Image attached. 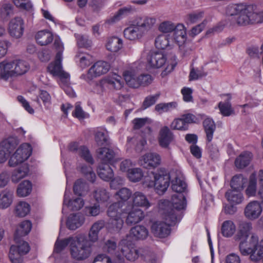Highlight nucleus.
<instances>
[{
	"label": "nucleus",
	"instance_id": "72a5a7b5",
	"mask_svg": "<svg viewBox=\"0 0 263 263\" xmlns=\"http://www.w3.org/2000/svg\"><path fill=\"white\" fill-rule=\"evenodd\" d=\"M203 125L206 133V140L210 142L213 138V134L216 129V125L212 119L207 118L203 122Z\"/></svg>",
	"mask_w": 263,
	"mask_h": 263
},
{
	"label": "nucleus",
	"instance_id": "5fc2aeb1",
	"mask_svg": "<svg viewBox=\"0 0 263 263\" xmlns=\"http://www.w3.org/2000/svg\"><path fill=\"white\" fill-rule=\"evenodd\" d=\"M88 190L87 184L82 179L77 180L73 185V192L79 196H83Z\"/></svg>",
	"mask_w": 263,
	"mask_h": 263
},
{
	"label": "nucleus",
	"instance_id": "20e7f679",
	"mask_svg": "<svg viewBox=\"0 0 263 263\" xmlns=\"http://www.w3.org/2000/svg\"><path fill=\"white\" fill-rule=\"evenodd\" d=\"M91 253V247L84 236L74 238L70 245L71 257L77 260H83L87 258Z\"/></svg>",
	"mask_w": 263,
	"mask_h": 263
},
{
	"label": "nucleus",
	"instance_id": "f704fd0d",
	"mask_svg": "<svg viewBox=\"0 0 263 263\" xmlns=\"http://www.w3.org/2000/svg\"><path fill=\"white\" fill-rule=\"evenodd\" d=\"M93 196L97 202L102 203L108 201L110 198V194L106 189L99 187L93 191Z\"/></svg>",
	"mask_w": 263,
	"mask_h": 263
},
{
	"label": "nucleus",
	"instance_id": "c756f323",
	"mask_svg": "<svg viewBox=\"0 0 263 263\" xmlns=\"http://www.w3.org/2000/svg\"><path fill=\"white\" fill-rule=\"evenodd\" d=\"M97 156L99 159L103 162L102 163L110 162L114 158L115 153L107 147L99 148L97 151Z\"/></svg>",
	"mask_w": 263,
	"mask_h": 263
},
{
	"label": "nucleus",
	"instance_id": "1a4fd4ad",
	"mask_svg": "<svg viewBox=\"0 0 263 263\" xmlns=\"http://www.w3.org/2000/svg\"><path fill=\"white\" fill-rule=\"evenodd\" d=\"M121 248L118 247L116 241L112 239L107 240L103 247L104 251L109 255L107 256L114 263H124L125 259L121 253Z\"/></svg>",
	"mask_w": 263,
	"mask_h": 263
},
{
	"label": "nucleus",
	"instance_id": "79ce46f5",
	"mask_svg": "<svg viewBox=\"0 0 263 263\" xmlns=\"http://www.w3.org/2000/svg\"><path fill=\"white\" fill-rule=\"evenodd\" d=\"M29 173V167L27 164H24L17 169L14 170L12 174V181L18 182L21 179L25 177Z\"/></svg>",
	"mask_w": 263,
	"mask_h": 263
},
{
	"label": "nucleus",
	"instance_id": "6ab92c4d",
	"mask_svg": "<svg viewBox=\"0 0 263 263\" xmlns=\"http://www.w3.org/2000/svg\"><path fill=\"white\" fill-rule=\"evenodd\" d=\"M124 29L123 35L125 38L129 41H137L144 35L136 22Z\"/></svg>",
	"mask_w": 263,
	"mask_h": 263
},
{
	"label": "nucleus",
	"instance_id": "2f4dec72",
	"mask_svg": "<svg viewBox=\"0 0 263 263\" xmlns=\"http://www.w3.org/2000/svg\"><path fill=\"white\" fill-rule=\"evenodd\" d=\"M53 39L51 32L44 30L37 32L35 35L36 42L41 46H45L50 43Z\"/></svg>",
	"mask_w": 263,
	"mask_h": 263
},
{
	"label": "nucleus",
	"instance_id": "338daca9",
	"mask_svg": "<svg viewBox=\"0 0 263 263\" xmlns=\"http://www.w3.org/2000/svg\"><path fill=\"white\" fill-rule=\"evenodd\" d=\"M171 128L174 130H186L188 129V125L181 117L173 120L171 124Z\"/></svg>",
	"mask_w": 263,
	"mask_h": 263
},
{
	"label": "nucleus",
	"instance_id": "412c9836",
	"mask_svg": "<svg viewBox=\"0 0 263 263\" xmlns=\"http://www.w3.org/2000/svg\"><path fill=\"white\" fill-rule=\"evenodd\" d=\"M135 22L144 35L154 26L156 23V18L154 17L145 16L138 18Z\"/></svg>",
	"mask_w": 263,
	"mask_h": 263
},
{
	"label": "nucleus",
	"instance_id": "13d9d810",
	"mask_svg": "<svg viewBox=\"0 0 263 263\" xmlns=\"http://www.w3.org/2000/svg\"><path fill=\"white\" fill-rule=\"evenodd\" d=\"M143 177V173L140 168H133L129 170L127 177L132 182L139 181Z\"/></svg>",
	"mask_w": 263,
	"mask_h": 263
},
{
	"label": "nucleus",
	"instance_id": "37998d69",
	"mask_svg": "<svg viewBox=\"0 0 263 263\" xmlns=\"http://www.w3.org/2000/svg\"><path fill=\"white\" fill-rule=\"evenodd\" d=\"M123 46V41L118 37H112L108 40L106 49L111 52H116L120 50Z\"/></svg>",
	"mask_w": 263,
	"mask_h": 263
},
{
	"label": "nucleus",
	"instance_id": "f3484780",
	"mask_svg": "<svg viewBox=\"0 0 263 263\" xmlns=\"http://www.w3.org/2000/svg\"><path fill=\"white\" fill-rule=\"evenodd\" d=\"M68 149L70 151L76 152L81 157H82L86 162L93 164V159L88 149L85 146H78L77 142H72L69 144Z\"/></svg>",
	"mask_w": 263,
	"mask_h": 263
},
{
	"label": "nucleus",
	"instance_id": "4468645a",
	"mask_svg": "<svg viewBox=\"0 0 263 263\" xmlns=\"http://www.w3.org/2000/svg\"><path fill=\"white\" fill-rule=\"evenodd\" d=\"M167 223L162 221H156L151 226V231L153 235L157 237L165 238L171 233V229Z\"/></svg>",
	"mask_w": 263,
	"mask_h": 263
},
{
	"label": "nucleus",
	"instance_id": "a878e982",
	"mask_svg": "<svg viewBox=\"0 0 263 263\" xmlns=\"http://www.w3.org/2000/svg\"><path fill=\"white\" fill-rule=\"evenodd\" d=\"M85 218L80 213L73 214L68 217L66 224L70 230H75L80 227L84 222Z\"/></svg>",
	"mask_w": 263,
	"mask_h": 263
},
{
	"label": "nucleus",
	"instance_id": "4be33fe9",
	"mask_svg": "<svg viewBox=\"0 0 263 263\" xmlns=\"http://www.w3.org/2000/svg\"><path fill=\"white\" fill-rule=\"evenodd\" d=\"M127 213H128V216L126 220V222L128 225H132L140 222L144 217L143 212L141 209L132 208L127 212L123 214V220L124 215Z\"/></svg>",
	"mask_w": 263,
	"mask_h": 263
},
{
	"label": "nucleus",
	"instance_id": "de8ad7c7",
	"mask_svg": "<svg viewBox=\"0 0 263 263\" xmlns=\"http://www.w3.org/2000/svg\"><path fill=\"white\" fill-rule=\"evenodd\" d=\"M13 14V6L10 3H4L0 8V17L4 21L8 20Z\"/></svg>",
	"mask_w": 263,
	"mask_h": 263
},
{
	"label": "nucleus",
	"instance_id": "0e129e2a",
	"mask_svg": "<svg viewBox=\"0 0 263 263\" xmlns=\"http://www.w3.org/2000/svg\"><path fill=\"white\" fill-rule=\"evenodd\" d=\"M81 172L85 176L87 179L91 182L95 181L96 176L90 166L83 165L81 167Z\"/></svg>",
	"mask_w": 263,
	"mask_h": 263
},
{
	"label": "nucleus",
	"instance_id": "4d7b16f0",
	"mask_svg": "<svg viewBox=\"0 0 263 263\" xmlns=\"http://www.w3.org/2000/svg\"><path fill=\"white\" fill-rule=\"evenodd\" d=\"M218 108L221 114L223 116L228 117L235 114L234 110L229 102H220L218 103Z\"/></svg>",
	"mask_w": 263,
	"mask_h": 263
},
{
	"label": "nucleus",
	"instance_id": "bf43d9fd",
	"mask_svg": "<svg viewBox=\"0 0 263 263\" xmlns=\"http://www.w3.org/2000/svg\"><path fill=\"white\" fill-rule=\"evenodd\" d=\"M169 36L165 34H161L158 36L155 40V46L160 49H164L169 47Z\"/></svg>",
	"mask_w": 263,
	"mask_h": 263
},
{
	"label": "nucleus",
	"instance_id": "c03bdc74",
	"mask_svg": "<svg viewBox=\"0 0 263 263\" xmlns=\"http://www.w3.org/2000/svg\"><path fill=\"white\" fill-rule=\"evenodd\" d=\"M13 201V193L8 191H3L0 194V208L4 209L8 208Z\"/></svg>",
	"mask_w": 263,
	"mask_h": 263
},
{
	"label": "nucleus",
	"instance_id": "5701e85b",
	"mask_svg": "<svg viewBox=\"0 0 263 263\" xmlns=\"http://www.w3.org/2000/svg\"><path fill=\"white\" fill-rule=\"evenodd\" d=\"M174 140V135L167 126L163 127L159 132V143L163 148H167Z\"/></svg>",
	"mask_w": 263,
	"mask_h": 263
},
{
	"label": "nucleus",
	"instance_id": "e433bc0d",
	"mask_svg": "<svg viewBox=\"0 0 263 263\" xmlns=\"http://www.w3.org/2000/svg\"><path fill=\"white\" fill-rule=\"evenodd\" d=\"M252 229L250 222L243 221L240 223L239 230L236 235V240H243L248 238Z\"/></svg>",
	"mask_w": 263,
	"mask_h": 263
},
{
	"label": "nucleus",
	"instance_id": "58836bf2",
	"mask_svg": "<svg viewBox=\"0 0 263 263\" xmlns=\"http://www.w3.org/2000/svg\"><path fill=\"white\" fill-rule=\"evenodd\" d=\"M95 139L98 146H105L109 144V137L106 130L102 128L96 130Z\"/></svg>",
	"mask_w": 263,
	"mask_h": 263
},
{
	"label": "nucleus",
	"instance_id": "c85d7f7f",
	"mask_svg": "<svg viewBox=\"0 0 263 263\" xmlns=\"http://www.w3.org/2000/svg\"><path fill=\"white\" fill-rule=\"evenodd\" d=\"M147 228L141 225H137L130 229V234L136 240H144L148 235Z\"/></svg>",
	"mask_w": 263,
	"mask_h": 263
},
{
	"label": "nucleus",
	"instance_id": "774afa93",
	"mask_svg": "<svg viewBox=\"0 0 263 263\" xmlns=\"http://www.w3.org/2000/svg\"><path fill=\"white\" fill-rule=\"evenodd\" d=\"M76 38L79 47L88 48L91 46L92 42L88 39V36L83 35H77Z\"/></svg>",
	"mask_w": 263,
	"mask_h": 263
},
{
	"label": "nucleus",
	"instance_id": "8fccbe9b",
	"mask_svg": "<svg viewBox=\"0 0 263 263\" xmlns=\"http://www.w3.org/2000/svg\"><path fill=\"white\" fill-rule=\"evenodd\" d=\"M236 228L233 221L227 220L223 222L221 227V233L223 236L231 237L235 232Z\"/></svg>",
	"mask_w": 263,
	"mask_h": 263
},
{
	"label": "nucleus",
	"instance_id": "3c124183",
	"mask_svg": "<svg viewBox=\"0 0 263 263\" xmlns=\"http://www.w3.org/2000/svg\"><path fill=\"white\" fill-rule=\"evenodd\" d=\"M0 144L8 153H10L18 144V140L16 137H10L2 141Z\"/></svg>",
	"mask_w": 263,
	"mask_h": 263
},
{
	"label": "nucleus",
	"instance_id": "603ef678",
	"mask_svg": "<svg viewBox=\"0 0 263 263\" xmlns=\"http://www.w3.org/2000/svg\"><path fill=\"white\" fill-rule=\"evenodd\" d=\"M139 250L143 251L139 254V257L148 263H156V256L148 248H141Z\"/></svg>",
	"mask_w": 263,
	"mask_h": 263
},
{
	"label": "nucleus",
	"instance_id": "a211bd4d",
	"mask_svg": "<svg viewBox=\"0 0 263 263\" xmlns=\"http://www.w3.org/2000/svg\"><path fill=\"white\" fill-rule=\"evenodd\" d=\"M262 208L259 202H250L246 207L245 214L248 219L253 220L257 218L261 214Z\"/></svg>",
	"mask_w": 263,
	"mask_h": 263
},
{
	"label": "nucleus",
	"instance_id": "ddd939ff",
	"mask_svg": "<svg viewBox=\"0 0 263 263\" xmlns=\"http://www.w3.org/2000/svg\"><path fill=\"white\" fill-rule=\"evenodd\" d=\"M138 72V69L135 64L130 66L123 72L124 79L129 87L133 88H138L139 87Z\"/></svg>",
	"mask_w": 263,
	"mask_h": 263
},
{
	"label": "nucleus",
	"instance_id": "a18cd8bd",
	"mask_svg": "<svg viewBox=\"0 0 263 263\" xmlns=\"http://www.w3.org/2000/svg\"><path fill=\"white\" fill-rule=\"evenodd\" d=\"M240 191L236 190L228 191L226 193V197L228 200L233 204L240 203L243 200V196Z\"/></svg>",
	"mask_w": 263,
	"mask_h": 263
},
{
	"label": "nucleus",
	"instance_id": "393cba45",
	"mask_svg": "<svg viewBox=\"0 0 263 263\" xmlns=\"http://www.w3.org/2000/svg\"><path fill=\"white\" fill-rule=\"evenodd\" d=\"M84 204V201L81 197H77L72 200L70 199L69 196L67 195V190H66L63 201V206H67L72 211H78L83 206Z\"/></svg>",
	"mask_w": 263,
	"mask_h": 263
},
{
	"label": "nucleus",
	"instance_id": "4c0bfd02",
	"mask_svg": "<svg viewBox=\"0 0 263 263\" xmlns=\"http://www.w3.org/2000/svg\"><path fill=\"white\" fill-rule=\"evenodd\" d=\"M32 228V224L29 220L22 221L17 227L15 235L14 240H17V238H20L27 235L30 231Z\"/></svg>",
	"mask_w": 263,
	"mask_h": 263
},
{
	"label": "nucleus",
	"instance_id": "e2e57ef3",
	"mask_svg": "<svg viewBox=\"0 0 263 263\" xmlns=\"http://www.w3.org/2000/svg\"><path fill=\"white\" fill-rule=\"evenodd\" d=\"M245 183L241 175H236L233 177L231 181V186L233 190H241Z\"/></svg>",
	"mask_w": 263,
	"mask_h": 263
},
{
	"label": "nucleus",
	"instance_id": "052dcab7",
	"mask_svg": "<svg viewBox=\"0 0 263 263\" xmlns=\"http://www.w3.org/2000/svg\"><path fill=\"white\" fill-rule=\"evenodd\" d=\"M203 17V12L195 11L187 14L185 16V22L187 24H192L197 23Z\"/></svg>",
	"mask_w": 263,
	"mask_h": 263
},
{
	"label": "nucleus",
	"instance_id": "6e6d98bb",
	"mask_svg": "<svg viewBox=\"0 0 263 263\" xmlns=\"http://www.w3.org/2000/svg\"><path fill=\"white\" fill-rule=\"evenodd\" d=\"M177 106V104L176 102H172L158 104L155 106V110L159 114H162L165 112L170 111L176 108Z\"/></svg>",
	"mask_w": 263,
	"mask_h": 263
},
{
	"label": "nucleus",
	"instance_id": "9b49d317",
	"mask_svg": "<svg viewBox=\"0 0 263 263\" xmlns=\"http://www.w3.org/2000/svg\"><path fill=\"white\" fill-rule=\"evenodd\" d=\"M171 187L176 193L182 194L187 189V185L184 181L183 174L179 171L173 170L171 172Z\"/></svg>",
	"mask_w": 263,
	"mask_h": 263
},
{
	"label": "nucleus",
	"instance_id": "2eb2a0df",
	"mask_svg": "<svg viewBox=\"0 0 263 263\" xmlns=\"http://www.w3.org/2000/svg\"><path fill=\"white\" fill-rule=\"evenodd\" d=\"M24 22L22 18L16 17L12 19L9 24L8 31L11 36L16 38L22 36L24 31Z\"/></svg>",
	"mask_w": 263,
	"mask_h": 263
},
{
	"label": "nucleus",
	"instance_id": "bb28decb",
	"mask_svg": "<svg viewBox=\"0 0 263 263\" xmlns=\"http://www.w3.org/2000/svg\"><path fill=\"white\" fill-rule=\"evenodd\" d=\"M98 174L102 180L106 181H110L114 177L113 170L106 163H101L99 165Z\"/></svg>",
	"mask_w": 263,
	"mask_h": 263
},
{
	"label": "nucleus",
	"instance_id": "b1692460",
	"mask_svg": "<svg viewBox=\"0 0 263 263\" xmlns=\"http://www.w3.org/2000/svg\"><path fill=\"white\" fill-rule=\"evenodd\" d=\"M143 251L139 250L131 246H124L121 248V253L124 258L130 261H134L139 257V254Z\"/></svg>",
	"mask_w": 263,
	"mask_h": 263
},
{
	"label": "nucleus",
	"instance_id": "cd10ccee",
	"mask_svg": "<svg viewBox=\"0 0 263 263\" xmlns=\"http://www.w3.org/2000/svg\"><path fill=\"white\" fill-rule=\"evenodd\" d=\"M105 221L103 220H100L95 222L91 227L89 233V240L95 242L98 239V235L99 232L104 227Z\"/></svg>",
	"mask_w": 263,
	"mask_h": 263
},
{
	"label": "nucleus",
	"instance_id": "864d4df0",
	"mask_svg": "<svg viewBox=\"0 0 263 263\" xmlns=\"http://www.w3.org/2000/svg\"><path fill=\"white\" fill-rule=\"evenodd\" d=\"M30 210V207L29 204L24 201L19 202L15 209V214L19 217H25L29 213Z\"/></svg>",
	"mask_w": 263,
	"mask_h": 263
},
{
	"label": "nucleus",
	"instance_id": "0eeeda50",
	"mask_svg": "<svg viewBox=\"0 0 263 263\" xmlns=\"http://www.w3.org/2000/svg\"><path fill=\"white\" fill-rule=\"evenodd\" d=\"M16 245L11 246L9 257L12 263H23L22 256L27 254L30 248L28 243L17 238L15 240Z\"/></svg>",
	"mask_w": 263,
	"mask_h": 263
},
{
	"label": "nucleus",
	"instance_id": "c9c22d12",
	"mask_svg": "<svg viewBox=\"0 0 263 263\" xmlns=\"http://www.w3.org/2000/svg\"><path fill=\"white\" fill-rule=\"evenodd\" d=\"M252 154L249 152H243L236 159L235 164L239 168H243L248 165L252 160Z\"/></svg>",
	"mask_w": 263,
	"mask_h": 263
},
{
	"label": "nucleus",
	"instance_id": "7c9ffc66",
	"mask_svg": "<svg viewBox=\"0 0 263 263\" xmlns=\"http://www.w3.org/2000/svg\"><path fill=\"white\" fill-rule=\"evenodd\" d=\"M133 9V8L130 6L123 7L120 9L114 16L107 19L106 23L109 25L114 24L119 21L123 16L131 13Z\"/></svg>",
	"mask_w": 263,
	"mask_h": 263
},
{
	"label": "nucleus",
	"instance_id": "7ed1b4c3",
	"mask_svg": "<svg viewBox=\"0 0 263 263\" xmlns=\"http://www.w3.org/2000/svg\"><path fill=\"white\" fill-rule=\"evenodd\" d=\"M29 67L28 63L23 60L3 61L0 63V80L6 81L10 78L24 74Z\"/></svg>",
	"mask_w": 263,
	"mask_h": 263
},
{
	"label": "nucleus",
	"instance_id": "f257e3e1",
	"mask_svg": "<svg viewBox=\"0 0 263 263\" xmlns=\"http://www.w3.org/2000/svg\"><path fill=\"white\" fill-rule=\"evenodd\" d=\"M226 14L231 17L229 21L220 22L214 28L216 32L221 31L226 26H233L237 25L240 26L263 22V10L257 11L256 6L244 3L232 4L226 9Z\"/></svg>",
	"mask_w": 263,
	"mask_h": 263
},
{
	"label": "nucleus",
	"instance_id": "ea45409f",
	"mask_svg": "<svg viewBox=\"0 0 263 263\" xmlns=\"http://www.w3.org/2000/svg\"><path fill=\"white\" fill-rule=\"evenodd\" d=\"M105 81L110 88L117 90L120 89L124 84L122 78L116 74L108 77L105 79Z\"/></svg>",
	"mask_w": 263,
	"mask_h": 263
},
{
	"label": "nucleus",
	"instance_id": "f8f14e48",
	"mask_svg": "<svg viewBox=\"0 0 263 263\" xmlns=\"http://www.w3.org/2000/svg\"><path fill=\"white\" fill-rule=\"evenodd\" d=\"M62 60L61 52H57L55 61L49 64L48 69L53 76H58L61 79L67 80L69 79V74L63 70L61 64Z\"/></svg>",
	"mask_w": 263,
	"mask_h": 263
},
{
	"label": "nucleus",
	"instance_id": "09e8293b",
	"mask_svg": "<svg viewBox=\"0 0 263 263\" xmlns=\"http://www.w3.org/2000/svg\"><path fill=\"white\" fill-rule=\"evenodd\" d=\"M76 58L79 60L80 66L82 68H85L89 66L93 61L92 57L87 53H78Z\"/></svg>",
	"mask_w": 263,
	"mask_h": 263
},
{
	"label": "nucleus",
	"instance_id": "49530a36",
	"mask_svg": "<svg viewBox=\"0 0 263 263\" xmlns=\"http://www.w3.org/2000/svg\"><path fill=\"white\" fill-rule=\"evenodd\" d=\"M31 191V183L28 180H25L19 184L17 194L20 197H26L30 194Z\"/></svg>",
	"mask_w": 263,
	"mask_h": 263
},
{
	"label": "nucleus",
	"instance_id": "f03ea898",
	"mask_svg": "<svg viewBox=\"0 0 263 263\" xmlns=\"http://www.w3.org/2000/svg\"><path fill=\"white\" fill-rule=\"evenodd\" d=\"M133 204L127 205V203L122 201L111 204L107 210L109 217L108 228L115 232H119L123 227L124 220L122 215L127 212L132 208L143 207L148 209L151 205L146 196L140 192H136L132 195Z\"/></svg>",
	"mask_w": 263,
	"mask_h": 263
},
{
	"label": "nucleus",
	"instance_id": "473e14b6",
	"mask_svg": "<svg viewBox=\"0 0 263 263\" xmlns=\"http://www.w3.org/2000/svg\"><path fill=\"white\" fill-rule=\"evenodd\" d=\"M172 208L176 210L183 209L185 208L186 202L184 195L183 194L176 193L172 197Z\"/></svg>",
	"mask_w": 263,
	"mask_h": 263
},
{
	"label": "nucleus",
	"instance_id": "680f3d73",
	"mask_svg": "<svg viewBox=\"0 0 263 263\" xmlns=\"http://www.w3.org/2000/svg\"><path fill=\"white\" fill-rule=\"evenodd\" d=\"M256 179L254 174H251L250 177L248 186L246 191L248 196H253L256 192Z\"/></svg>",
	"mask_w": 263,
	"mask_h": 263
},
{
	"label": "nucleus",
	"instance_id": "69168bd1",
	"mask_svg": "<svg viewBox=\"0 0 263 263\" xmlns=\"http://www.w3.org/2000/svg\"><path fill=\"white\" fill-rule=\"evenodd\" d=\"M74 241L73 237H69L65 239L57 241L54 245V251L57 253H60L68 245H71V243Z\"/></svg>",
	"mask_w": 263,
	"mask_h": 263
},
{
	"label": "nucleus",
	"instance_id": "39448f33",
	"mask_svg": "<svg viewBox=\"0 0 263 263\" xmlns=\"http://www.w3.org/2000/svg\"><path fill=\"white\" fill-rule=\"evenodd\" d=\"M154 181L148 182V177H145V183L148 187L154 186L159 194H163L167 189L171 181V173L168 174L164 170H160L156 173H153Z\"/></svg>",
	"mask_w": 263,
	"mask_h": 263
},
{
	"label": "nucleus",
	"instance_id": "dca6fc26",
	"mask_svg": "<svg viewBox=\"0 0 263 263\" xmlns=\"http://www.w3.org/2000/svg\"><path fill=\"white\" fill-rule=\"evenodd\" d=\"M141 164L146 168H154L161 162V157L157 153H147L143 155L140 160Z\"/></svg>",
	"mask_w": 263,
	"mask_h": 263
},
{
	"label": "nucleus",
	"instance_id": "9d476101",
	"mask_svg": "<svg viewBox=\"0 0 263 263\" xmlns=\"http://www.w3.org/2000/svg\"><path fill=\"white\" fill-rule=\"evenodd\" d=\"M110 67L108 63L103 61H98L90 68L86 74H82L81 78L87 81H90L95 78L107 73Z\"/></svg>",
	"mask_w": 263,
	"mask_h": 263
},
{
	"label": "nucleus",
	"instance_id": "aec40b11",
	"mask_svg": "<svg viewBox=\"0 0 263 263\" xmlns=\"http://www.w3.org/2000/svg\"><path fill=\"white\" fill-rule=\"evenodd\" d=\"M151 67L155 68L162 67L166 62V55L161 52H153L148 58Z\"/></svg>",
	"mask_w": 263,
	"mask_h": 263
},
{
	"label": "nucleus",
	"instance_id": "423d86ee",
	"mask_svg": "<svg viewBox=\"0 0 263 263\" xmlns=\"http://www.w3.org/2000/svg\"><path fill=\"white\" fill-rule=\"evenodd\" d=\"M159 212L164 222L168 225L174 226L180 220V212L172 208V204L168 200L160 201Z\"/></svg>",
	"mask_w": 263,
	"mask_h": 263
},
{
	"label": "nucleus",
	"instance_id": "a19ab883",
	"mask_svg": "<svg viewBox=\"0 0 263 263\" xmlns=\"http://www.w3.org/2000/svg\"><path fill=\"white\" fill-rule=\"evenodd\" d=\"M174 33V39L175 42L180 45L183 44L186 39V30L182 25H178L176 26Z\"/></svg>",
	"mask_w": 263,
	"mask_h": 263
},
{
	"label": "nucleus",
	"instance_id": "6e6552de",
	"mask_svg": "<svg viewBox=\"0 0 263 263\" xmlns=\"http://www.w3.org/2000/svg\"><path fill=\"white\" fill-rule=\"evenodd\" d=\"M32 153V148L28 143L21 144L15 152L11 156L9 164L11 167L15 166L27 160Z\"/></svg>",
	"mask_w": 263,
	"mask_h": 263
}]
</instances>
